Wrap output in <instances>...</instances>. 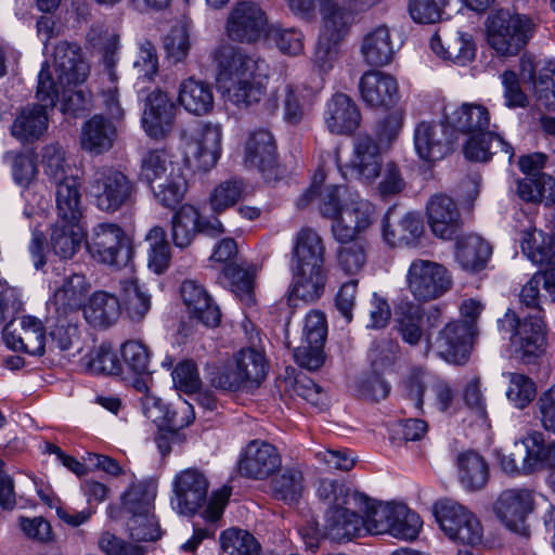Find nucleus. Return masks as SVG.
Instances as JSON below:
<instances>
[{
  "mask_svg": "<svg viewBox=\"0 0 555 555\" xmlns=\"http://www.w3.org/2000/svg\"><path fill=\"white\" fill-rule=\"evenodd\" d=\"M321 88L312 89L304 85L286 83L282 90L285 120L293 125L299 124L311 108Z\"/></svg>",
  "mask_w": 555,
  "mask_h": 555,
  "instance_id": "39",
  "label": "nucleus"
},
{
  "mask_svg": "<svg viewBox=\"0 0 555 555\" xmlns=\"http://www.w3.org/2000/svg\"><path fill=\"white\" fill-rule=\"evenodd\" d=\"M396 327L404 343L410 346L418 345L424 335L422 309L409 306L399 314Z\"/></svg>",
  "mask_w": 555,
  "mask_h": 555,
  "instance_id": "64",
  "label": "nucleus"
},
{
  "mask_svg": "<svg viewBox=\"0 0 555 555\" xmlns=\"http://www.w3.org/2000/svg\"><path fill=\"white\" fill-rule=\"evenodd\" d=\"M304 475L297 467H285L270 483L272 495L286 504L299 501L304 491Z\"/></svg>",
  "mask_w": 555,
  "mask_h": 555,
  "instance_id": "49",
  "label": "nucleus"
},
{
  "mask_svg": "<svg viewBox=\"0 0 555 555\" xmlns=\"http://www.w3.org/2000/svg\"><path fill=\"white\" fill-rule=\"evenodd\" d=\"M436 518L443 532L462 550L479 552L483 544V528L480 520L465 506L444 499L435 504Z\"/></svg>",
  "mask_w": 555,
  "mask_h": 555,
  "instance_id": "6",
  "label": "nucleus"
},
{
  "mask_svg": "<svg viewBox=\"0 0 555 555\" xmlns=\"http://www.w3.org/2000/svg\"><path fill=\"white\" fill-rule=\"evenodd\" d=\"M281 464V454L273 444L255 439L249 441L241 453L238 472L244 477L264 480L275 473Z\"/></svg>",
  "mask_w": 555,
  "mask_h": 555,
  "instance_id": "17",
  "label": "nucleus"
},
{
  "mask_svg": "<svg viewBox=\"0 0 555 555\" xmlns=\"http://www.w3.org/2000/svg\"><path fill=\"white\" fill-rule=\"evenodd\" d=\"M52 56L56 78L54 79L48 62L42 65L41 69L46 67L49 70L57 89L59 86H76L87 79L89 66L82 60L80 48L77 44L62 41L54 48Z\"/></svg>",
  "mask_w": 555,
  "mask_h": 555,
  "instance_id": "20",
  "label": "nucleus"
},
{
  "mask_svg": "<svg viewBox=\"0 0 555 555\" xmlns=\"http://www.w3.org/2000/svg\"><path fill=\"white\" fill-rule=\"evenodd\" d=\"M414 149L420 158L426 162L442 159L452 151L453 139L443 125L435 121H421L414 129Z\"/></svg>",
  "mask_w": 555,
  "mask_h": 555,
  "instance_id": "23",
  "label": "nucleus"
},
{
  "mask_svg": "<svg viewBox=\"0 0 555 555\" xmlns=\"http://www.w3.org/2000/svg\"><path fill=\"white\" fill-rule=\"evenodd\" d=\"M530 437L520 442H515L508 453H500V466L508 474L531 473L537 469V460H532Z\"/></svg>",
  "mask_w": 555,
  "mask_h": 555,
  "instance_id": "54",
  "label": "nucleus"
},
{
  "mask_svg": "<svg viewBox=\"0 0 555 555\" xmlns=\"http://www.w3.org/2000/svg\"><path fill=\"white\" fill-rule=\"evenodd\" d=\"M359 513H363L360 516L363 521V534H383L388 533L391 528L392 516L403 517L406 516V512L403 508V504H391V503H374L366 495V502L359 507Z\"/></svg>",
  "mask_w": 555,
  "mask_h": 555,
  "instance_id": "37",
  "label": "nucleus"
},
{
  "mask_svg": "<svg viewBox=\"0 0 555 555\" xmlns=\"http://www.w3.org/2000/svg\"><path fill=\"white\" fill-rule=\"evenodd\" d=\"M85 237L83 230L76 222L57 221L52 228L50 242L55 255L62 259H70L80 248Z\"/></svg>",
  "mask_w": 555,
  "mask_h": 555,
  "instance_id": "46",
  "label": "nucleus"
},
{
  "mask_svg": "<svg viewBox=\"0 0 555 555\" xmlns=\"http://www.w3.org/2000/svg\"><path fill=\"white\" fill-rule=\"evenodd\" d=\"M535 29L530 16L500 10L487 20V41L499 55L514 56L527 46Z\"/></svg>",
  "mask_w": 555,
  "mask_h": 555,
  "instance_id": "3",
  "label": "nucleus"
},
{
  "mask_svg": "<svg viewBox=\"0 0 555 555\" xmlns=\"http://www.w3.org/2000/svg\"><path fill=\"white\" fill-rule=\"evenodd\" d=\"M498 323L502 331L511 333V354L515 359L530 363L543 352L544 322L539 311L520 321L514 311L507 310Z\"/></svg>",
  "mask_w": 555,
  "mask_h": 555,
  "instance_id": "5",
  "label": "nucleus"
},
{
  "mask_svg": "<svg viewBox=\"0 0 555 555\" xmlns=\"http://www.w3.org/2000/svg\"><path fill=\"white\" fill-rule=\"evenodd\" d=\"M317 495L328 506L325 519L327 539L343 542L363 534L359 507L366 502L364 493L353 491L337 480L323 479L319 482Z\"/></svg>",
  "mask_w": 555,
  "mask_h": 555,
  "instance_id": "2",
  "label": "nucleus"
},
{
  "mask_svg": "<svg viewBox=\"0 0 555 555\" xmlns=\"http://www.w3.org/2000/svg\"><path fill=\"white\" fill-rule=\"evenodd\" d=\"M223 275L231 291L246 305L254 304V282L256 268H244L236 263H230L223 269Z\"/></svg>",
  "mask_w": 555,
  "mask_h": 555,
  "instance_id": "51",
  "label": "nucleus"
},
{
  "mask_svg": "<svg viewBox=\"0 0 555 555\" xmlns=\"http://www.w3.org/2000/svg\"><path fill=\"white\" fill-rule=\"evenodd\" d=\"M346 185L328 184L320 192V212L334 222L349 204V195L354 194Z\"/></svg>",
  "mask_w": 555,
  "mask_h": 555,
  "instance_id": "62",
  "label": "nucleus"
},
{
  "mask_svg": "<svg viewBox=\"0 0 555 555\" xmlns=\"http://www.w3.org/2000/svg\"><path fill=\"white\" fill-rule=\"evenodd\" d=\"M180 294L191 318L211 327L220 323L221 313L218 306L214 304L207 291L196 281H184L181 284Z\"/></svg>",
  "mask_w": 555,
  "mask_h": 555,
  "instance_id": "29",
  "label": "nucleus"
},
{
  "mask_svg": "<svg viewBox=\"0 0 555 555\" xmlns=\"http://www.w3.org/2000/svg\"><path fill=\"white\" fill-rule=\"evenodd\" d=\"M176 118V106L168 94L155 89L144 100L142 126L154 139L165 138L171 132Z\"/></svg>",
  "mask_w": 555,
  "mask_h": 555,
  "instance_id": "21",
  "label": "nucleus"
},
{
  "mask_svg": "<svg viewBox=\"0 0 555 555\" xmlns=\"http://www.w3.org/2000/svg\"><path fill=\"white\" fill-rule=\"evenodd\" d=\"M233 359L248 390L258 388L268 372V362L263 352L255 348H246L240 350Z\"/></svg>",
  "mask_w": 555,
  "mask_h": 555,
  "instance_id": "47",
  "label": "nucleus"
},
{
  "mask_svg": "<svg viewBox=\"0 0 555 555\" xmlns=\"http://www.w3.org/2000/svg\"><path fill=\"white\" fill-rule=\"evenodd\" d=\"M179 104L190 114L202 116L214 107V92L208 82L190 77L179 86Z\"/></svg>",
  "mask_w": 555,
  "mask_h": 555,
  "instance_id": "35",
  "label": "nucleus"
},
{
  "mask_svg": "<svg viewBox=\"0 0 555 555\" xmlns=\"http://www.w3.org/2000/svg\"><path fill=\"white\" fill-rule=\"evenodd\" d=\"M390 208L383 219V236L389 246H414L424 232L422 219L412 212H408L397 223L390 222Z\"/></svg>",
  "mask_w": 555,
  "mask_h": 555,
  "instance_id": "33",
  "label": "nucleus"
},
{
  "mask_svg": "<svg viewBox=\"0 0 555 555\" xmlns=\"http://www.w3.org/2000/svg\"><path fill=\"white\" fill-rule=\"evenodd\" d=\"M86 246L94 260L111 267L120 268L129 259L126 235L117 223L102 222L94 225L86 238Z\"/></svg>",
  "mask_w": 555,
  "mask_h": 555,
  "instance_id": "10",
  "label": "nucleus"
},
{
  "mask_svg": "<svg viewBox=\"0 0 555 555\" xmlns=\"http://www.w3.org/2000/svg\"><path fill=\"white\" fill-rule=\"evenodd\" d=\"M244 163L263 173L274 172L278 163L276 144L269 130L259 129L250 133L245 144Z\"/></svg>",
  "mask_w": 555,
  "mask_h": 555,
  "instance_id": "30",
  "label": "nucleus"
},
{
  "mask_svg": "<svg viewBox=\"0 0 555 555\" xmlns=\"http://www.w3.org/2000/svg\"><path fill=\"white\" fill-rule=\"evenodd\" d=\"M208 488V479L201 470H181L172 480V508L180 515H194L207 502Z\"/></svg>",
  "mask_w": 555,
  "mask_h": 555,
  "instance_id": "11",
  "label": "nucleus"
},
{
  "mask_svg": "<svg viewBox=\"0 0 555 555\" xmlns=\"http://www.w3.org/2000/svg\"><path fill=\"white\" fill-rule=\"evenodd\" d=\"M524 254L535 264L555 266V241L542 231H525L521 238Z\"/></svg>",
  "mask_w": 555,
  "mask_h": 555,
  "instance_id": "48",
  "label": "nucleus"
},
{
  "mask_svg": "<svg viewBox=\"0 0 555 555\" xmlns=\"http://www.w3.org/2000/svg\"><path fill=\"white\" fill-rule=\"evenodd\" d=\"M325 247L321 236L311 228L296 235L289 267L323 266Z\"/></svg>",
  "mask_w": 555,
  "mask_h": 555,
  "instance_id": "38",
  "label": "nucleus"
},
{
  "mask_svg": "<svg viewBox=\"0 0 555 555\" xmlns=\"http://www.w3.org/2000/svg\"><path fill=\"white\" fill-rule=\"evenodd\" d=\"M217 82L227 99L240 107L259 102L266 93L262 69L266 63L256 60L229 43L220 44L215 53Z\"/></svg>",
  "mask_w": 555,
  "mask_h": 555,
  "instance_id": "1",
  "label": "nucleus"
},
{
  "mask_svg": "<svg viewBox=\"0 0 555 555\" xmlns=\"http://www.w3.org/2000/svg\"><path fill=\"white\" fill-rule=\"evenodd\" d=\"M474 334L472 323L450 322L438 333L434 348L447 362L463 365L470 356Z\"/></svg>",
  "mask_w": 555,
  "mask_h": 555,
  "instance_id": "19",
  "label": "nucleus"
},
{
  "mask_svg": "<svg viewBox=\"0 0 555 555\" xmlns=\"http://www.w3.org/2000/svg\"><path fill=\"white\" fill-rule=\"evenodd\" d=\"M360 51L366 64L388 65L395 55L390 29L386 25H380L370 30L362 39Z\"/></svg>",
  "mask_w": 555,
  "mask_h": 555,
  "instance_id": "36",
  "label": "nucleus"
},
{
  "mask_svg": "<svg viewBox=\"0 0 555 555\" xmlns=\"http://www.w3.org/2000/svg\"><path fill=\"white\" fill-rule=\"evenodd\" d=\"M82 365L93 374L118 375L122 365L109 346L101 345L82 358Z\"/></svg>",
  "mask_w": 555,
  "mask_h": 555,
  "instance_id": "57",
  "label": "nucleus"
},
{
  "mask_svg": "<svg viewBox=\"0 0 555 555\" xmlns=\"http://www.w3.org/2000/svg\"><path fill=\"white\" fill-rule=\"evenodd\" d=\"M57 88L49 70L43 67L38 77L37 99L39 104L24 107L11 126V134L22 143L39 140L48 129V108H53L57 100Z\"/></svg>",
  "mask_w": 555,
  "mask_h": 555,
  "instance_id": "4",
  "label": "nucleus"
},
{
  "mask_svg": "<svg viewBox=\"0 0 555 555\" xmlns=\"http://www.w3.org/2000/svg\"><path fill=\"white\" fill-rule=\"evenodd\" d=\"M359 91L362 100L373 107H390L399 99L396 78L380 70L365 72L360 78Z\"/></svg>",
  "mask_w": 555,
  "mask_h": 555,
  "instance_id": "25",
  "label": "nucleus"
},
{
  "mask_svg": "<svg viewBox=\"0 0 555 555\" xmlns=\"http://www.w3.org/2000/svg\"><path fill=\"white\" fill-rule=\"evenodd\" d=\"M459 478L468 491L480 490L489 479V468L481 455L474 451H466L457 455Z\"/></svg>",
  "mask_w": 555,
  "mask_h": 555,
  "instance_id": "44",
  "label": "nucleus"
},
{
  "mask_svg": "<svg viewBox=\"0 0 555 555\" xmlns=\"http://www.w3.org/2000/svg\"><path fill=\"white\" fill-rule=\"evenodd\" d=\"M222 550L230 555H259L260 544L249 532L230 528L220 537Z\"/></svg>",
  "mask_w": 555,
  "mask_h": 555,
  "instance_id": "60",
  "label": "nucleus"
},
{
  "mask_svg": "<svg viewBox=\"0 0 555 555\" xmlns=\"http://www.w3.org/2000/svg\"><path fill=\"white\" fill-rule=\"evenodd\" d=\"M504 153L508 160L514 156L513 147L493 131H486L482 134L468 137L464 145L466 158L476 162H488L498 152Z\"/></svg>",
  "mask_w": 555,
  "mask_h": 555,
  "instance_id": "41",
  "label": "nucleus"
},
{
  "mask_svg": "<svg viewBox=\"0 0 555 555\" xmlns=\"http://www.w3.org/2000/svg\"><path fill=\"white\" fill-rule=\"evenodd\" d=\"M521 76L525 81L537 87L539 100L543 105L555 109V68H546L537 79L533 63L521 61Z\"/></svg>",
  "mask_w": 555,
  "mask_h": 555,
  "instance_id": "53",
  "label": "nucleus"
},
{
  "mask_svg": "<svg viewBox=\"0 0 555 555\" xmlns=\"http://www.w3.org/2000/svg\"><path fill=\"white\" fill-rule=\"evenodd\" d=\"M224 231L220 220L203 219L199 210L192 205H182L171 218V240L181 249L189 247L199 233L216 237Z\"/></svg>",
  "mask_w": 555,
  "mask_h": 555,
  "instance_id": "12",
  "label": "nucleus"
},
{
  "mask_svg": "<svg viewBox=\"0 0 555 555\" xmlns=\"http://www.w3.org/2000/svg\"><path fill=\"white\" fill-rule=\"evenodd\" d=\"M88 293L86 279L81 274H72L66 278L63 284L54 292L52 300L49 302L50 313L78 318L79 309Z\"/></svg>",
  "mask_w": 555,
  "mask_h": 555,
  "instance_id": "27",
  "label": "nucleus"
},
{
  "mask_svg": "<svg viewBox=\"0 0 555 555\" xmlns=\"http://www.w3.org/2000/svg\"><path fill=\"white\" fill-rule=\"evenodd\" d=\"M120 288L128 318L133 322L142 321L152 307L151 295L137 279L120 281Z\"/></svg>",
  "mask_w": 555,
  "mask_h": 555,
  "instance_id": "50",
  "label": "nucleus"
},
{
  "mask_svg": "<svg viewBox=\"0 0 555 555\" xmlns=\"http://www.w3.org/2000/svg\"><path fill=\"white\" fill-rule=\"evenodd\" d=\"M221 138L219 125L201 124L184 130L181 140L186 162L205 171L211 169L220 157Z\"/></svg>",
  "mask_w": 555,
  "mask_h": 555,
  "instance_id": "9",
  "label": "nucleus"
},
{
  "mask_svg": "<svg viewBox=\"0 0 555 555\" xmlns=\"http://www.w3.org/2000/svg\"><path fill=\"white\" fill-rule=\"evenodd\" d=\"M156 199L167 208H173L182 199L186 191V181L180 170H170L167 179L162 180L157 185L151 186Z\"/></svg>",
  "mask_w": 555,
  "mask_h": 555,
  "instance_id": "59",
  "label": "nucleus"
},
{
  "mask_svg": "<svg viewBox=\"0 0 555 555\" xmlns=\"http://www.w3.org/2000/svg\"><path fill=\"white\" fill-rule=\"evenodd\" d=\"M246 183L232 178L217 185L210 195V205L215 212H221L235 205L246 193Z\"/></svg>",
  "mask_w": 555,
  "mask_h": 555,
  "instance_id": "61",
  "label": "nucleus"
},
{
  "mask_svg": "<svg viewBox=\"0 0 555 555\" xmlns=\"http://www.w3.org/2000/svg\"><path fill=\"white\" fill-rule=\"evenodd\" d=\"M301 345L295 348L294 358L298 365L309 371L320 369L324 363L323 346L327 335L324 313L311 311L304 324Z\"/></svg>",
  "mask_w": 555,
  "mask_h": 555,
  "instance_id": "13",
  "label": "nucleus"
},
{
  "mask_svg": "<svg viewBox=\"0 0 555 555\" xmlns=\"http://www.w3.org/2000/svg\"><path fill=\"white\" fill-rule=\"evenodd\" d=\"M406 286L417 301L427 302L441 297L451 288L452 276L441 263L415 259L406 271Z\"/></svg>",
  "mask_w": 555,
  "mask_h": 555,
  "instance_id": "8",
  "label": "nucleus"
},
{
  "mask_svg": "<svg viewBox=\"0 0 555 555\" xmlns=\"http://www.w3.org/2000/svg\"><path fill=\"white\" fill-rule=\"evenodd\" d=\"M116 138V126L103 115H94L81 127V147L94 155H100L111 150Z\"/></svg>",
  "mask_w": 555,
  "mask_h": 555,
  "instance_id": "31",
  "label": "nucleus"
},
{
  "mask_svg": "<svg viewBox=\"0 0 555 555\" xmlns=\"http://www.w3.org/2000/svg\"><path fill=\"white\" fill-rule=\"evenodd\" d=\"M426 216L435 236L452 240L461 228V214L452 197L438 193L427 202Z\"/></svg>",
  "mask_w": 555,
  "mask_h": 555,
  "instance_id": "22",
  "label": "nucleus"
},
{
  "mask_svg": "<svg viewBox=\"0 0 555 555\" xmlns=\"http://www.w3.org/2000/svg\"><path fill=\"white\" fill-rule=\"evenodd\" d=\"M360 120V111L347 94L338 92L327 101L324 121L332 133H351L358 128Z\"/></svg>",
  "mask_w": 555,
  "mask_h": 555,
  "instance_id": "28",
  "label": "nucleus"
},
{
  "mask_svg": "<svg viewBox=\"0 0 555 555\" xmlns=\"http://www.w3.org/2000/svg\"><path fill=\"white\" fill-rule=\"evenodd\" d=\"M350 169L364 183H373L382 171V153L378 143L369 134L353 139Z\"/></svg>",
  "mask_w": 555,
  "mask_h": 555,
  "instance_id": "26",
  "label": "nucleus"
},
{
  "mask_svg": "<svg viewBox=\"0 0 555 555\" xmlns=\"http://www.w3.org/2000/svg\"><path fill=\"white\" fill-rule=\"evenodd\" d=\"M122 372L132 373L139 376L151 374V354L149 348L140 340H128L122 344L121 349Z\"/></svg>",
  "mask_w": 555,
  "mask_h": 555,
  "instance_id": "56",
  "label": "nucleus"
},
{
  "mask_svg": "<svg viewBox=\"0 0 555 555\" xmlns=\"http://www.w3.org/2000/svg\"><path fill=\"white\" fill-rule=\"evenodd\" d=\"M517 193L527 202H543L553 204L555 202V180L551 176L540 178L526 177L518 181Z\"/></svg>",
  "mask_w": 555,
  "mask_h": 555,
  "instance_id": "55",
  "label": "nucleus"
},
{
  "mask_svg": "<svg viewBox=\"0 0 555 555\" xmlns=\"http://www.w3.org/2000/svg\"><path fill=\"white\" fill-rule=\"evenodd\" d=\"M532 509L533 498L527 489L504 490L494 503V513L501 522L525 538L530 535L527 518Z\"/></svg>",
  "mask_w": 555,
  "mask_h": 555,
  "instance_id": "14",
  "label": "nucleus"
},
{
  "mask_svg": "<svg viewBox=\"0 0 555 555\" xmlns=\"http://www.w3.org/2000/svg\"><path fill=\"white\" fill-rule=\"evenodd\" d=\"M5 345L14 351H23L40 357L46 351V328L38 318L23 315L5 324L3 332Z\"/></svg>",
  "mask_w": 555,
  "mask_h": 555,
  "instance_id": "15",
  "label": "nucleus"
},
{
  "mask_svg": "<svg viewBox=\"0 0 555 555\" xmlns=\"http://www.w3.org/2000/svg\"><path fill=\"white\" fill-rule=\"evenodd\" d=\"M491 253L489 243L476 234L465 235L456 243V259L467 271L482 270Z\"/></svg>",
  "mask_w": 555,
  "mask_h": 555,
  "instance_id": "43",
  "label": "nucleus"
},
{
  "mask_svg": "<svg viewBox=\"0 0 555 555\" xmlns=\"http://www.w3.org/2000/svg\"><path fill=\"white\" fill-rule=\"evenodd\" d=\"M135 192L134 182L112 167L96 169L89 181V193L95 206L105 212H115L128 205Z\"/></svg>",
  "mask_w": 555,
  "mask_h": 555,
  "instance_id": "7",
  "label": "nucleus"
},
{
  "mask_svg": "<svg viewBox=\"0 0 555 555\" xmlns=\"http://www.w3.org/2000/svg\"><path fill=\"white\" fill-rule=\"evenodd\" d=\"M83 317L93 327H107L119 317L120 305L116 296L106 292L94 293L83 307Z\"/></svg>",
  "mask_w": 555,
  "mask_h": 555,
  "instance_id": "42",
  "label": "nucleus"
},
{
  "mask_svg": "<svg viewBox=\"0 0 555 555\" xmlns=\"http://www.w3.org/2000/svg\"><path fill=\"white\" fill-rule=\"evenodd\" d=\"M292 272V294L307 302L321 297L325 287L323 266L289 267Z\"/></svg>",
  "mask_w": 555,
  "mask_h": 555,
  "instance_id": "34",
  "label": "nucleus"
},
{
  "mask_svg": "<svg viewBox=\"0 0 555 555\" xmlns=\"http://www.w3.org/2000/svg\"><path fill=\"white\" fill-rule=\"evenodd\" d=\"M268 20L263 10L253 2H240L227 22L228 36L241 42H255L267 34Z\"/></svg>",
  "mask_w": 555,
  "mask_h": 555,
  "instance_id": "18",
  "label": "nucleus"
},
{
  "mask_svg": "<svg viewBox=\"0 0 555 555\" xmlns=\"http://www.w3.org/2000/svg\"><path fill=\"white\" fill-rule=\"evenodd\" d=\"M156 489L146 482H134L121 496L122 511L129 516L154 509Z\"/></svg>",
  "mask_w": 555,
  "mask_h": 555,
  "instance_id": "52",
  "label": "nucleus"
},
{
  "mask_svg": "<svg viewBox=\"0 0 555 555\" xmlns=\"http://www.w3.org/2000/svg\"><path fill=\"white\" fill-rule=\"evenodd\" d=\"M430 48L440 57L460 65H465L475 57L473 38L464 33L452 34L444 40L436 34L430 40Z\"/></svg>",
  "mask_w": 555,
  "mask_h": 555,
  "instance_id": "40",
  "label": "nucleus"
},
{
  "mask_svg": "<svg viewBox=\"0 0 555 555\" xmlns=\"http://www.w3.org/2000/svg\"><path fill=\"white\" fill-rule=\"evenodd\" d=\"M322 28L320 36L343 41L354 23V14L346 7L345 0H321Z\"/></svg>",
  "mask_w": 555,
  "mask_h": 555,
  "instance_id": "32",
  "label": "nucleus"
},
{
  "mask_svg": "<svg viewBox=\"0 0 555 555\" xmlns=\"http://www.w3.org/2000/svg\"><path fill=\"white\" fill-rule=\"evenodd\" d=\"M349 204L332 222L331 231L337 242H349L367 230L374 221L375 207L358 193L350 194Z\"/></svg>",
  "mask_w": 555,
  "mask_h": 555,
  "instance_id": "16",
  "label": "nucleus"
},
{
  "mask_svg": "<svg viewBox=\"0 0 555 555\" xmlns=\"http://www.w3.org/2000/svg\"><path fill=\"white\" fill-rule=\"evenodd\" d=\"M51 318L55 320V323L51 326L50 331L51 344L49 346V351L54 352L55 350H69L79 338L77 326L78 318L69 319L67 317L56 314H52Z\"/></svg>",
  "mask_w": 555,
  "mask_h": 555,
  "instance_id": "58",
  "label": "nucleus"
},
{
  "mask_svg": "<svg viewBox=\"0 0 555 555\" xmlns=\"http://www.w3.org/2000/svg\"><path fill=\"white\" fill-rule=\"evenodd\" d=\"M171 169H175L172 163L163 150L149 151L141 162V177L151 186L167 179Z\"/></svg>",
  "mask_w": 555,
  "mask_h": 555,
  "instance_id": "63",
  "label": "nucleus"
},
{
  "mask_svg": "<svg viewBox=\"0 0 555 555\" xmlns=\"http://www.w3.org/2000/svg\"><path fill=\"white\" fill-rule=\"evenodd\" d=\"M57 216L62 222H76L82 216L81 194L77 179L67 178L55 184Z\"/></svg>",
  "mask_w": 555,
  "mask_h": 555,
  "instance_id": "45",
  "label": "nucleus"
},
{
  "mask_svg": "<svg viewBox=\"0 0 555 555\" xmlns=\"http://www.w3.org/2000/svg\"><path fill=\"white\" fill-rule=\"evenodd\" d=\"M443 117L448 127L468 137L489 131V111L479 103H462L457 106L446 105Z\"/></svg>",
  "mask_w": 555,
  "mask_h": 555,
  "instance_id": "24",
  "label": "nucleus"
}]
</instances>
